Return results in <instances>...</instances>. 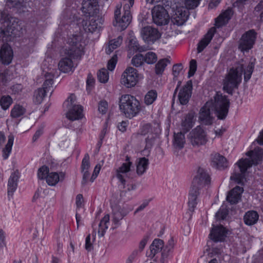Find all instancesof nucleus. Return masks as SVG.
<instances>
[{
	"instance_id": "obj_43",
	"label": "nucleus",
	"mask_w": 263,
	"mask_h": 263,
	"mask_svg": "<svg viewBox=\"0 0 263 263\" xmlns=\"http://www.w3.org/2000/svg\"><path fill=\"white\" fill-rule=\"evenodd\" d=\"M98 79L102 83H106L109 78V73L107 69L102 68L98 72Z\"/></svg>"
},
{
	"instance_id": "obj_64",
	"label": "nucleus",
	"mask_w": 263,
	"mask_h": 263,
	"mask_svg": "<svg viewBox=\"0 0 263 263\" xmlns=\"http://www.w3.org/2000/svg\"><path fill=\"white\" fill-rule=\"evenodd\" d=\"M83 203V197L82 194H78L76 197V205L77 208H81Z\"/></svg>"
},
{
	"instance_id": "obj_53",
	"label": "nucleus",
	"mask_w": 263,
	"mask_h": 263,
	"mask_svg": "<svg viewBox=\"0 0 263 263\" xmlns=\"http://www.w3.org/2000/svg\"><path fill=\"white\" fill-rule=\"evenodd\" d=\"M228 214V210L225 208H220L216 214V217L217 219H224Z\"/></svg>"
},
{
	"instance_id": "obj_6",
	"label": "nucleus",
	"mask_w": 263,
	"mask_h": 263,
	"mask_svg": "<svg viewBox=\"0 0 263 263\" xmlns=\"http://www.w3.org/2000/svg\"><path fill=\"white\" fill-rule=\"evenodd\" d=\"M243 71L242 64H239L236 68H231L223 80V90L232 95L234 89L238 88L241 82Z\"/></svg>"
},
{
	"instance_id": "obj_38",
	"label": "nucleus",
	"mask_w": 263,
	"mask_h": 263,
	"mask_svg": "<svg viewBox=\"0 0 263 263\" xmlns=\"http://www.w3.org/2000/svg\"><path fill=\"white\" fill-rule=\"evenodd\" d=\"M26 112V109L22 106L15 105L11 111V117L13 118H17L23 116Z\"/></svg>"
},
{
	"instance_id": "obj_31",
	"label": "nucleus",
	"mask_w": 263,
	"mask_h": 263,
	"mask_svg": "<svg viewBox=\"0 0 263 263\" xmlns=\"http://www.w3.org/2000/svg\"><path fill=\"white\" fill-rule=\"evenodd\" d=\"M164 247L163 241L160 239H155L150 246L151 253L149 257L153 258L155 255L162 250Z\"/></svg>"
},
{
	"instance_id": "obj_15",
	"label": "nucleus",
	"mask_w": 263,
	"mask_h": 263,
	"mask_svg": "<svg viewBox=\"0 0 263 263\" xmlns=\"http://www.w3.org/2000/svg\"><path fill=\"white\" fill-rule=\"evenodd\" d=\"M13 51L8 44H4L0 50V61L5 65L9 64L12 60Z\"/></svg>"
},
{
	"instance_id": "obj_26",
	"label": "nucleus",
	"mask_w": 263,
	"mask_h": 263,
	"mask_svg": "<svg viewBox=\"0 0 263 263\" xmlns=\"http://www.w3.org/2000/svg\"><path fill=\"white\" fill-rule=\"evenodd\" d=\"M128 53L132 55L133 54L134 52L138 51L139 52H142L146 51L148 49L147 46H141L139 45L138 41L136 39H131L129 40L128 45Z\"/></svg>"
},
{
	"instance_id": "obj_56",
	"label": "nucleus",
	"mask_w": 263,
	"mask_h": 263,
	"mask_svg": "<svg viewBox=\"0 0 263 263\" xmlns=\"http://www.w3.org/2000/svg\"><path fill=\"white\" fill-rule=\"evenodd\" d=\"M108 108V103L106 101H101L100 102L98 106L99 111L102 114L106 112Z\"/></svg>"
},
{
	"instance_id": "obj_60",
	"label": "nucleus",
	"mask_w": 263,
	"mask_h": 263,
	"mask_svg": "<svg viewBox=\"0 0 263 263\" xmlns=\"http://www.w3.org/2000/svg\"><path fill=\"white\" fill-rule=\"evenodd\" d=\"M101 169V166L100 165H97L94 169L93 174L90 178V181L93 182L94 180L97 177L100 170Z\"/></svg>"
},
{
	"instance_id": "obj_61",
	"label": "nucleus",
	"mask_w": 263,
	"mask_h": 263,
	"mask_svg": "<svg viewBox=\"0 0 263 263\" xmlns=\"http://www.w3.org/2000/svg\"><path fill=\"white\" fill-rule=\"evenodd\" d=\"M8 81V73L3 72L0 73V83L5 85Z\"/></svg>"
},
{
	"instance_id": "obj_59",
	"label": "nucleus",
	"mask_w": 263,
	"mask_h": 263,
	"mask_svg": "<svg viewBox=\"0 0 263 263\" xmlns=\"http://www.w3.org/2000/svg\"><path fill=\"white\" fill-rule=\"evenodd\" d=\"M85 249L88 251H90L93 249V246L92 243L90 242V235H88L85 240Z\"/></svg>"
},
{
	"instance_id": "obj_42",
	"label": "nucleus",
	"mask_w": 263,
	"mask_h": 263,
	"mask_svg": "<svg viewBox=\"0 0 263 263\" xmlns=\"http://www.w3.org/2000/svg\"><path fill=\"white\" fill-rule=\"evenodd\" d=\"M168 60L166 59H161L156 64L155 72L157 74H161L163 72L165 67L167 65V62Z\"/></svg>"
},
{
	"instance_id": "obj_24",
	"label": "nucleus",
	"mask_w": 263,
	"mask_h": 263,
	"mask_svg": "<svg viewBox=\"0 0 263 263\" xmlns=\"http://www.w3.org/2000/svg\"><path fill=\"white\" fill-rule=\"evenodd\" d=\"M83 108L81 105H73L72 108L67 113V117L70 120L73 121L81 119L83 116Z\"/></svg>"
},
{
	"instance_id": "obj_21",
	"label": "nucleus",
	"mask_w": 263,
	"mask_h": 263,
	"mask_svg": "<svg viewBox=\"0 0 263 263\" xmlns=\"http://www.w3.org/2000/svg\"><path fill=\"white\" fill-rule=\"evenodd\" d=\"M97 7V0H84L82 4L81 9L85 14L91 15L96 12Z\"/></svg>"
},
{
	"instance_id": "obj_25",
	"label": "nucleus",
	"mask_w": 263,
	"mask_h": 263,
	"mask_svg": "<svg viewBox=\"0 0 263 263\" xmlns=\"http://www.w3.org/2000/svg\"><path fill=\"white\" fill-rule=\"evenodd\" d=\"M213 166L219 170H224L228 166L227 159L218 154L214 155L212 158Z\"/></svg>"
},
{
	"instance_id": "obj_32",
	"label": "nucleus",
	"mask_w": 263,
	"mask_h": 263,
	"mask_svg": "<svg viewBox=\"0 0 263 263\" xmlns=\"http://www.w3.org/2000/svg\"><path fill=\"white\" fill-rule=\"evenodd\" d=\"M259 218L258 213L255 211H249L247 212L243 217L245 224L248 226H252L255 224Z\"/></svg>"
},
{
	"instance_id": "obj_9",
	"label": "nucleus",
	"mask_w": 263,
	"mask_h": 263,
	"mask_svg": "<svg viewBox=\"0 0 263 263\" xmlns=\"http://www.w3.org/2000/svg\"><path fill=\"white\" fill-rule=\"evenodd\" d=\"M153 22L158 26L167 25L170 21V16L163 6L158 5L152 10Z\"/></svg>"
},
{
	"instance_id": "obj_20",
	"label": "nucleus",
	"mask_w": 263,
	"mask_h": 263,
	"mask_svg": "<svg viewBox=\"0 0 263 263\" xmlns=\"http://www.w3.org/2000/svg\"><path fill=\"white\" fill-rule=\"evenodd\" d=\"M215 31L216 29L214 27L211 28L204 37L200 40L197 46V51L198 53L202 52L210 43Z\"/></svg>"
},
{
	"instance_id": "obj_3",
	"label": "nucleus",
	"mask_w": 263,
	"mask_h": 263,
	"mask_svg": "<svg viewBox=\"0 0 263 263\" xmlns=\"http://www.w3.org/2000/svg\"><path fill=\"white\" fill-rule=\"evenodd\" d=\"M80 40V36L77 35H73L72 37L68 39L69 46L65 49L66 57L62 58L58 64L60 71L65 73L72 71L74 68L72 59L80 58L83 54Z\"/></svg>"
},
{
	"instance_id": "obj_57",
	"label": "nucleus",
	"mask_w": 263,
	"mask_h": 263,
	"mask_svg": "<svg viewBox=\"0 0 263 263\" xmlns=\"http://www.w3.org/2000/svg\"><path fill=\"white\" fill-rule=\"evenodd\" d=\"M21 5L18 0H6V6L9 8H17Z\"/></svg>"
},
{
	"instance_id": "obj_33",
	"label": "nucleus",
	"mask_w": 263,
	"mask_h": 263,
	"mask_svg": "<svg viewBox=\"0 0 263 263\" xmlns=\"http://www.w3.org/2000/svg\"><path fill=\"white\" fill-rule=\"evenodd\" d=\"M194 118V114L193 112H189L186 115L184 119L182 121L181 125L182 129L185 133L188 132L193 125V119Z\"/></svg>"
},
{
	"instance_id": "obj_11",
	"label": "nucleus",
	"mask_w": 263,
	"mask_h": 263,
	"mask_svg": "<svg viewBox=\"0 0 263 263\" xmlns=\"http://www.w3.org/2000/svg\"><path fill=\"white\" fill-rule=\"evenodd\" d=\"M188 139L194 146L205 144L208 140L204 130L200 126L196 127L190 133Z\"/></svg>"
},
{
	"instance_id": "obj_50",
	"label": "nucleus",
	"mask_w": 263,
	"mask_h": 263,
	"mask_svg": "<svg viewBox=\"0 0 263 263\" xmlns=\"http://www.w3.org/2000/svg\"><path fill=\"white\" fill-rule=\"evenodd\" d=\"M90 167L89 156L88 154H86L82 162L81 169L82 171H88Z\"/></svg>"
},
{
	"instance_id": "obj_22",
	"label": "nucleus",
	"mask_w": 263,
	"mask_h": 263,
	"mask_svg": "<svg viewBox=\"0 0 263 263\" xmlns=\"http://www.w3.org/2000/svg\"><path fill=\"white\" fill-rule=\"evenodd\" d=\"M232 9L229 8L220 14L215 20V25L219 28L226 25L233 15Z\"/></svg>"
},
{
	"instance_id": "obj_37",
	"label": "nucleus",
	"mask_w": 263,
	"mask_h": 263,
	"mask_svg": "<svg viewBox=\"0 0 263 263\" xmlns=\"http://www.w3.org/2000/svg\"><path fill=\"white\" fill-rule=\"evenodd\" d=\"M122 43V37L118 36L117 39L111 40L109 42L108 47L106 48V52L110 54L113 50L121 45Z\"/></svg>"
},
{
	"instance_id": "obj_17",
	"label": "nucleus",
	"mask_w": 263,
	"mask_h": 263,
	"mask_svg": "<svg viewBox=\"0 0 263 263\" xmlns=\"http://www.w3.org/2000/svg\"><path fill=\"white\" fill-rule=\"evenodd\" d=\"M129 211L124 206H116L112 209V221L116 225L120 224V221L126 216Z\"/></svg>"
},
{
	"instance_id": "obj_12",
	"label": "nucleus",
	"mask_w": 263,
	"mask_h": 263,
	"mask_svg": "<svg viewBox=\"0 0 263 263\" xmlns=\"http://www.w3.org/2000/svg\"><path fill=\"white\" fill-rule=\"evenodd\" d=\"M137 70L133 67H127L122 74L121 83L127 88L135 86L138 82Z\"/></svg>"
},
{
	"instance_id": "obj_63",
	"label": "nucleus",
	"mask_w": 263,
	"mask_h": 263,
	"mask_svg": "<svg viewBox=\"0 0 263 263\" xmlns=\"http://www.w3.org/2000/svg\"><path fill=\"white\" fill-rule=\"evenodd\" d=\"M82 172L83 173V179H82V184L83 185H85L86 184V183H87V181H88V179L89 177V173L88 172V171H82Z\"/></svg>"
},
{
	"instance_id": "obj_51",
	"label": "nucleus",
	"mask_w": 263,
	"mask_h": 263,
	"mask_svg": "<svg viewBox=\"0 0 263 263\" xmlns=\"http://www.w3.org/2000/svg\"><path fill=\"white\" fill-rule=\"evenodd\" d=\"M117 62V55L114 54L112 57L108 61L107 63V69L110 71L113 70Z\"/></svg>"
},
{
	"instance_id": "obj_40",
	"label": "nucleus",
	"mask_w": 263,
	"mask_h": 263,
	"mask_svg": "<svg viewBox=\"0 0 263 263\" xmlns=\"http://www.w3.org/2000/svg\"><path fill=\"white\" fill-rule=\"evenodd\" d=\"M97 20L92 17L88 22V24L86 23L85 25L84 28L86 31H88L92 33L95 31L98 28L100 27V25L97 22Z\"/></svg>"
},
{
	"instance_id": "obj_55",
	"label": "nucleus",
	"mask_w": 263,
	"mask_h": 263,
	"mask_svg": "<svg viewBox=\"0 0 263 263\" xmlns=\"http://www.w3.org/2000/svg\"><path fill=\"white\" fill-rule=\"evenodd\" d=\"M183 69V66L182 64L179 63L177 64H175L173 66V74L175 77H177L180 72L181 71V70Z\"/></svg>"
},
{
	"instance_id": "obj_41",
	"label": "nucleus",
	"mask_w": 263,
	"mask_h": 263,
	"mask_svg": "<svg viewBox=\"0 0 263 263\" xmlns=\"http://www.w3.org/2000/svg\"><path fill=\"white\" fill-rule=\"evenodd\" d=\"M157 93L155 90L149 91L145 96L144 103L147 105L152 104L156 99Z\"/></svg>"
},
{
	"instance_id": "obj_5",
	"label": "nucleus",
	"mask_w": 263,
	"mask_h": 263,
	"mask_svg": "<svg viewBox=\"0 0 263 263\" xmlns=\"http://www.w3.org/2000/svg\"><path fill=\"white\" fill-rule=\"evenodd\" d=\"M210 181L211 179L208 173L204 168L199 167L197 175L193 179L189 193L188 204L190 211H194L197 204L196 199L199 194V190L206 185L210 184Z\"/></svg>"
},
{
	"instance_id": "obj_54",
	"label": "nucleus",
	"mask_w": 263,
	"mask_h": 263,
	"mask_svg": "<svg viewBox=\"0 0 263 263\" xmlns=\"http://www.w3.org/2000/svg\"><path fill=\"white\" fill-rule=\"evenodd\" d=\"M200 0H185V5L187 9H194L198 6Z\"/></svg>"
},
{
	"instance_id": "obj_2",
	"label": "nucleus",
	"mask_w": 263,
	"mask_h": 263,
	"mask_svg": "<svg viewBox=\"0 0 263 263\" xmlns=\"http://www.w3.org/2000/svg\"><path fill=\"white\" fill-rule=\"evenodd\" d=\"M249 158H241L236 163L238 169L235 168L231 176V180L238 184H242L245 179V174L247 170L253 165H257L263 161V149L258 147L246 153Z\"/></svg>"
},
{
	"instance_id": "obj_23",
	"label": "nucleus",
	"mask_w": 263,
	"mask_h": 263,
	"mask_svg": "<svg viewBox=\"0 0 263 263\" xmlns=\"http://www.w3.org/2000/svg\"><path fill=\"white\" fill-rule=\"evenodd\" d=\"M174 240L173 237L170 238L166 245L164 246L161 250V256L160 259V263H165L170 255L173 252L174 247Z\"/></svg>"
},
{
	"instance_id": "obj_36",
	"label": "nucleus",
	"mask_w": 263,
	"mask_h": 263,
	"mask_svg": "<svg viewBox=\"0 0 263 263\" xmlns=\"http://www.w3.org/2000/svg\"><path fill=\"white\" fill-rule=\"evenodd\" d=\"M14 141V136L10 134L8 137V142L5 147L3 149V157L4 159H7L11 152L12 147Z\"/></svg>"
},
{
	"instance_id": "obj_62",
	"label": "nucleus",
	"mask_w": 263,
	"mask_h": 263,
	"mask_svg": "<svg viewBox=\"0 0 263 263\" xmlns=\"http://www.w3.org/2000/svg\"><path fill=\"white\" fill-rule=\"evenodd\" d=\"M151 125L150 124H145L144 125L141 130V134L142 135H145L146 134H148L150 132H151Z\"/></svg>"
},
{
	"instance_id": "obj_7",
	"label": "nucleus",
	"mask_w": 263,
	"mask_h": 263,
	"mask_svg": "<svg viewBox=\"0 0 263 263\" xmlns=\"http://www.w3.org/2000/svg\"><path fill=\"white\" fill-rule=\"evenodd\" d=\"M119 108L126 117L131 119L141 110L140 102L130 95H122L120 98Z\"/></svg>"
},
{
	"instance_id": "obj_19",
	"label": "nucleus",
	"mask_w": 263,
	"mask_h": 263,
	"mask_svg": "<svg viewBox=\"0 0 263 263\" xmlns=\"http://www.w3.org/2000/svg\"><path fill=\"white\" fill-rule=\"evenodd\" d=\"M243 191L242 187L236 186L229 193L227 197V201L232 204H236L240 200Z\"/></svg>"
},
{
	"instance_id": "obj_28",
	"label": "nucleus",
	"mask_w": 263,
	"mask_h": 263,
	"mask_svg": "<svg viewBox=\"0 0 263 263\" xmlns=\"http://www.w3.org/2000/svg\"><path fill=\"white\" fill-rule=\"evenodd\" d=\"M18 173L14 172L10 176L8 183V195L12 196L17 186Z\"/></svg>"
},
{
	"instance_id": "obj_44",
	"label": "nucleus",
	"mask_w": 263,
	"mask_h": 263,
	"mask_svg": "<svg viewBox=\"0 0 263 263\" xmlns=\"http://www.w3.org/2000/svg\"><path fill=\"white\" fill-rule=\"evenodd\" d=\"M132 64L137 67L142 66L144 64V56L140 53L135 55L132 60Z\"/></svg>"
},
{
	"instance_id": "obj_45",
	"label": "nucleus",
	"mask_w": 263,
	"mask_h": 263,
	"mask_svg": "<svg viewBox=\"0 0 263 263\" xmlns=\"http://www.w3.org/2000/svg\"><path fill=\"white\" fill-rule=\"evenodd\" d=\"M12 103V99L9 96H3L0 100V104L2 108L4 110L7 109Z\"/></svg>"
},
{
	"instance_id": "obj_16",
	"label": "nucleus",
	"mask_w": 263,
	"mask_h": 263,
	"mask_svg": "<svg viewBox=\"0 0 263 263\" xmlns=\"http://www.w3.org/2000/svg\"><path fill=\"white\" fill-rule=\"evenodd\" d=\"M126 162L123 163L122 165L116 170V176L123 185V188H125L126 181L122 174L129 172L132 165V162L130 161V157L127 156L126 157Z\"/></svg>"
},
{
	"instance_id": "obj_47",
	"label": "nucleus",
	"mask_w": 263,
	"mask_h": 263,
	"mask_svg": "<svg viewBox=\"0 0 263 263\" xmlns=\"http://www.w3.org/2000/svg\"><path fill=\"white\" fill-rule=\"evenodd\" d=\"M179 14H176L178 16V17L179 18L178 20H176V24L177 25H183L185 21L187 20L189 15L187 14V12L185 11H184L182 12V11L180 12L179 11H178Z\"/></svg>"
},
{
	"instance_id": "obj_29",
	"label": "nucleus",
	"mask_w": 263,
	"mask_h": 263,
	"mask_svg": "<svg viewBox=\"0 0 263 263\" xmlns=\"http://www.w3.org/2000/svg\"><path fill=\"white\" fill-rule=\"evenodd\" d=\"M56 70L54 69L50 68L48 71L43 70V74L45 78V82L43 85L44 89H49L50 90V87L52 86L53 83V79L55 77V72Z\"/></svg>"
},
{
	"instance_id": "obj_46",
	"label": "nucleus",
	"mask_w": 263,
	"mask_h": 263,
	"mask_svg": "<svg viewBox=\"0 0 263 263\" xmlns=\"http://www.w3.org/2000/svg\"><path fill=\"white\" fill-rule=\"evenodd\" d=\"M157 60L156 54L153 52H148L144 56V61L149 64L155 63Z\"/></svg>"
},
{
	"instance_id": "obj_13",
	"label": "nucleus",
	"mask_w": 263,
	"mask_h": 263,
	"mask_svg": "<svg viewBox=\"0 0 263 263\" xmlns=\"http://www.w3.org/2000/svg\"><path fill=\"white\" fill-rule=\"evenodd\" d=\"M141 35L145 42L153 44L161 37L158 30L150 26L143 27L141 30Z\"/></svg>"
},
{
	"instance_id": "obj_14",
	"label": "nucleus",
	"mask_w": 263,
	"mask_h": 263,
	"mask_svg": "<svg viewBox=\"0 0 263 263\" xmlns=\"http://www.w3.org/2000/svg\"><path fill=\"white\" fill-rule=\"evenodd\" d=\"M192 82L189 80L180 89L178 93V100L181 105H186L189 102L192 96Z\"/></svg>"
},
{
	"instance_id": "obj_8",
	"label": "nucleus",
	"mask_w": 263,
	"mask_h": 263,
	"mask_svg": "<svg viewBox=\"0 0 263 263\" xmlns=\"http://www.w3.org/2000/svg\"><path fill=\"white\" fill-rule=\"evenodd\" d=\"M132 6L128 4H125L124 6V13L122 16L120 17L121 9L122 5L119 4L116 6V9L115 11V19L116 24L114 26L120 27L121 30H124L129 25L132 21V15L130 14V8Z\"/></svg>"
},
{
	"instance_id": "obj_35",
	"label": "nucleus",
	"mask_w": 263,
	"mask_h": 263,
	"mask_svg": "<svg viewBox=\"0 0 263 263\" xmlns=\"http://www.w3.org/2000/svg\"><path fill=\"white\" fill-rule=\"evenodd\" d=\"M109 223V215H105L101 219L99 224L98 235L100 237L104 236L106 230L108 229V225Z\"/></svg>"
},
{
	"instance_id": "obj_49",
	"label": "nucleus",
	"mask_w": 263,
	"mask_h": 263,
	"mask_svg": "<svg viewBox=\"0 0 263 263\" xmlns=\"http://www.w3.org/2000/svg\"><path fill=\"white\" fill-rule=\"evenodd\" d=\"M49 173V168L46 166H42L38 170L37 176L40 179H46V176Z\"/></svg>"
},
{
	"instance_id": "obj_4",
	"label": "nucleus",
	"mask_w": 263,
	"mask_h": 263,
	"mask_svg": "<svg viewBox=\"0 0 263 263\" xmlns=\"http://www.w3.org/2000/svg\"><path fill=\"white\" fill-rule=\"evenodd\" d=\"M1 20L3 25L0 28V41L7 44L13 38L20 36L22 33L21 23L18 19L12 17L6 11L0 12Z\"/></svg>"
},
{
	"instance_id": "obj_27",
	"label": "nucleus",
	"mask_w": 263,
	"mask_h": 263,
	"mask_svg": "<svg viewBox=\"0 0 263 263\" xmlns=\"http://www.w3.org/2000/svg\"><path fill=\"white\" fill-rule=\"evenodd\" d=\"M65 177V174L63 172L58 174L56 172L48 173L46 176V182L51 186L55 185L59 181H62Z\"/></svg>"
},
{
	"instance_id": "obj_18",
	"label": "nucleus",
	"mask_w": 263,
	"mask_h": 263,
	"mask_svg": "<svg viewBox=\"0 0 263 263\" xmlns=\"http://www.w3.org/2000/svg\"><path fill=\"white\" fill-rule=\"evenodd\" d=\"M227 231L222 226L214 227L211 231L210 237L215 242L222 241L226 237Z\"/></svg>"
},
{
	"instance_id": "obj_52",
	"label": "nucleus",
	"mask_w": 263,
	"mask_h": 263,
	"mask_svg": "<svg viewBox=\"0 0 263 263\" xmlns=\"http://www.w3.org/2000/svg\"><path fill=\"white\" fill-rule=\"evenodd\" d=\"M197 70V62L195 60H192L190 62V69L188 72V77L193 76Z\"/></svg>"
},
{
	"instance_id": "obj_58",
	"label": "nucleus",
	"mask_w": 263,
	"mask_h": 263,
	"mask_svg": "<svg viewBox=\"0 0 263 263\" xmlns=\"http://www.w3.org/2000/svg\"><path fill=\"white\" fill-rule=\"evenodd\" d=\"M154 139L155 138L153 134H151L150 136H148V137L145 139L146 148H149L152 146L154 141Z\"/></svg>"
},
{
	"instance_id": "obj_39",
	"label": "nucleus",
	"mask_w": 263,
	"mask_h": 263,
	"mask_svg": "<svg viewBox=\"0 0 263 263\" xmlns=\"http://www.w3.org/2000/svg\"><path fill=\"white\" fill-rule=\"evenodd\" d=\"M50 89H44V86L43 88L38 89L34 92V101L37 104H40L43 100L46 93L47 91H49Z\"/></svg>"
},
{
	"instance_id": "obj_34",
	"label": "nucleus",
	"mask_w": 263,
	"mask_h": 263,
	"mask_svg": "<svg viewBox=\"0 0 263 263\" xmlns=\"http://www.w3.org/2000/svg\"><path fill=\"white\" fill-rule=\"evenodd\" d=\"M185 142L184 135L182 132L175 134L173 146L175 148L182 149L184 147Z\"/></svg>"
},
{
	"instance_id": "obj_48",
	"label": "nucleus",
	"mask_w": 263,
	"mask_h": 263,
	"mask_svg": "<svg viewBox=\"0 0 263 263\" xmlns=\"http://www.w3.org/2000/svg\"><path fill=\"white\" fill-rule=\"evenodd\" d=\"M254 65L253 62H250L247 68L244 71V80L247 82L251 78L252 73L253 71Z\"/></svg>"
},
{
	"instance_id": "obj_1",
	"label": "nucleus",
	"mask_w": 263,
	"mask_h": 263,
	"mask_svg": "<svg viewBox=\"0 0 263 263\" xmlns=\"http://www.w3.org/2000/svg\"><path fill=\"white\" fill-rule=\"evenodd\" d=\"M214 100L207 102L201 107L199 113V120L204 125H210L213 123L214 117L211 110L215 111L218 119L224 120L228 115L230 107V101L226 96L217 93L214 97Z\"/></svg>"
},
{
	"instance_id": "obj_10",
	"label": "nucleus",
	"mask_w": 263,
	"mask_h": 263,
	"mask_svg": "<svg viewBox=\"0 0 263 263\" xmlns=\"http://www.w3.org/2000/svg\"><path fill=\"white\" fill-rule=\"evenodd\" d=\"M256 35V32L253 29L245 32L239 41L238 49L242 52L248 51L253 47Z\"/></svg>"
},
{
	"instance_id": "obj_30",
	"label": "nucleus",
	"mask_w": 263,
	"mask_h": 263,
	"mask_svg": "<svg viewBox=\"0 0 263 263\" xmlns=\"http://www.w3.org/2000/svg\"><path fill=\"white\" fill-rule=\"evenodd\" d=\"M149 164L148 159L142 157L137 159L136 162V173L138 175L141 176L147 170Z\"/></svg>"
}]
</instances>
